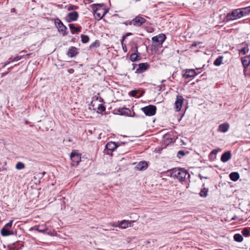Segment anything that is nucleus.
<instances>
[{"label":"nucleus","instance_id":"1","mask_svg":"<svg viewBox=\"0 0 250 250\" xmlns=\"http://www.w3.org/2000/svg\"><path fill=\"white\" fill-rule=\"evenodd\" d=\"M187 176H189L187 171L182 168H174L171 173V177L180 181H184Z\"/></svg>","mask_w":250,"mask_h":250},{"label":"nucleus","instance_id":"2","mask_svg":"<svg viewBox=\"0 0 250 250\" xmlns=\"http://www.w3.org/2000/svg\"><path fill=\"white\" fill-rule=\"evenodd\" d=\"M243 17L242 12L240 11L239 8L233 10L231 12L227 14L225 17L227 22L234 21Z\"/></svg>","mask_w":250,"mask_h":250},{"label":"nucleus","instance_id":"3","mask_svg":"<svg viewBox=\"0 0 250 250\" xmlns=\"http://www.w3.org/2000/svg\"><path fill=\"white\" fill-rule=\"evenodd\" d=\"M94 16L95 18L98 20H101L106 14V11L104 8V5L98 4L95 5Z\"/></svg>","mask_w":250,"mask_h":250},{"label":"nucleus","instance_id":"4","mask_svg":"<svg viewBox=\"0 0 250 250\" xmlns=\"http://www.w3.org/2000/svg\"><path fill=\"white\" fill-rule=\"evenodd\" d=\"M166 37L164 34H160L152 38V41L154 46H162L163 43L165 41Z\"/></svg>","mask_w":250,"mask_h":250},{"label":"nucleus","instance_id":"5","mask_svg":"<svg viewBox=\"0 0 250 250\" xmlns=\"http://www.w3.org/2000/svg\"><path fill=\"white\" fill-rule=\"evenodd\" d=\"M141 109L146 116H151L155 114L156 107L154 105H149L142 107Z\"/></svg>","mask_w":250,"mask_h":250},{"label":"nucleus","instance_id":"6","mask_svg":"<svg viewBox=\"0 0 250 250\" xmlns=\"http://www.w3.org/2000/svg\"><path fill=\"white\" fill-rule=\"evenodd\" d=\"M55 23L60 33H61L63 35L66 34V31L67 30V27L63 24L60 20L59 19L55 20Z\"/></svg>","mask_w":250,"mask_h":250},{"label":"nucleus","instance_id":"7","mask_svg":"<svg viewBox=\"0 0 250 250\" xmlns=\"http://www.w3.org/2000/svg\"><path fill=\"white\" fill-rule=\"evenodd\" d=\"M70 158L72 162L71 165L73 167L77 166L81 161V157L75 151L71 152Z\"/></svg>","mask_w":250,"mask_h":250},{"label":"nucleus","instance_id":"8","mask_svg":"<svg viewBox=\"0 0 250 250\" xmlns=\"http://www.w3.org/2000/svg\"><path fill=\"white\" fill-rule=\"evenodd\" d=\"M146 21V20L144 18L141 16H137L130 21V24L140 26Z\"/></svg>","mask_w":250,"mask_h":250},{"label":"nucleus","instance_id":"9","mask_svg":"<svg viewBox=\"0 0 250 250\" xmlns=\"http://www.w3.org/2000/svg\"><path fill=\"white\" fill-rule=\"evenodd\" d=\"M184 98L182 95H177L176 100L174 103L175 109L176 111H179L181 108L184 102Z\"/></svg>","mask_w":250,"mask_h":250},{"label":"nucleus","instance_id":"10","mask_svg":"<svg viewBox=\"0 0 250 250\" xmlns=\"http://www.w3.org/2000/svg\"><path fill=\"white\" fill-rule=\"evenodd\" d=\"M198 73H197L194 69H187L184 71L183 77L185 79H189L194 77Z\"/></svg>","mask_w":250,"mask_h":250},{"label":"nucleus","instance_id":"11","mask_svg":"<svg viewBox=\"0 0 250 250\" xmlns=\"http://www.w3.org/2000/svg\"><path fill=\"white\" fill-rule=\"evenodd\" d=\"M149 67V65L146 63H140L138 65V68L136 69V72L141 73L146 70Z\"/></svg>","mask_w":250,"mask_h":250},{"label":"nucleus","instance_id":"12","mask_svg":"<svg viewBox=\"0 0 250 250\" xmlns=\"http://www.w3.org/2000/svg\"><path fill=\"white\" fill-rule=\"evenodd\" d=\"M79 17V15L77 12L73 11L68 14V21H74L77 20Z\"/></svg>","mask_w":250,"mask_h":250},{"label":"nucleus","instance_id":"13","mask_svg":"<svg viewBox=\"0 0 250 250\" xmlns=\"http://www.w3.org/2000/svg\"><path fill=\"white\" fill-rule=\"evenodd\" d=\"M118 112L120 115H125V116H130V117H133L135 115L134 113H133L134 114L133 115H130L131 111L129 109L127 108H120L118 110Z\"/></svg>","mask_w":250,"mask_h":250},{"label":"nucleus","instance_id":"14","mask_svg":"<svg viewBox=\"0 0 250 250\" xmlns=\"http://www.w3.org/2000/svg\"><path fill=\"white\" fill-rule=\"evenodd\" d=\"M132 221H127L125 220H124L122 221H119L118 222V227H119L121 229H125L129 227V226H130L131 223Z\"/></svg>","mask_w":250,"mask_h":250},{"label":"nucleus","instance_id":"15","mask_svg":"<svg viewBox=\"0 0 250 250\" xmlns=\"http://www.w3.org/2000/svg\"><path fill=\"white\" fill-rule=\"evenodd\" d=\"M78 53V49L76 47L74 46H71L68 49L67 55L73 58L76 56Z\"/></svg>","mask_w":250,"mask_h":250},{"label":"nucleus","instance_id":"16","mask_svg":"<svg viewBox=\"0 0 250 250\" xmlns=\"http://www.w3.org/2000/svg\"><path fill=\"white\" fill-rule=\"evenodd\" d=\"M230 151H228L224 152L221 156V160L223 163L228 162L231 158Z\"/></svg>","mask_w":250,"mask_h":250},{"label":"nucleus","instance_id":"17","mask_svg":"<svg viewBox=\"0 0 250 250\" xmlns=\"http://www.w3.org/2000/svg\"><path fill=\"white\" fill-rule=\"evenodd\" d=\"M229 127V125L228 123L222 124L219 125L218 131L225 133L228 130Z\"/></svg>","mask_w":250,"mask_h":250},{"label":"nucleus","instance_id":"18","mask_svg":"<svg viewBox=\"0 0 250 250\" xmlns=\"http://www.w3.org/2000/svg\"><path fill=\"white\" fill-rule=\"evenodd\" d=\"M241 62L245 68L248 67L250 64V57L246 56L241 59Z\"/></svg>","mask_w":250,"mask_h":250},{"label":"nucleus","instance_id":"19","mask_svg":"<svg viewBox=\"0 0 250 250\" xmlns=\"http://www.w3.org/2000/svg\"><path fill=\"white\" fill-rule=\"evenodd\" d=\"M147 164L145 161H142L139 162L136 166V168L139 170H142L146 169L147 167Z\"/></svg>","mask_w":250,"mask_h":250},{"label":"nucleus","instance_id":"20","mask_svg":"<svg viewBox=\"0 0 250 250\" xmlns=\"http://www.w3.org/2000/svg\"><path fill=\"white\" fill-rule=\"evenodd\" d=\"M0 232L3 236H7L14 234V232L12 231H10L9 229L6 228H2L0 230Z\"/></svg>","mask_w":250,"mask_h":250},{"label":"nucleus","instance_id":"21","mask_svg":"<svg viewBox=\"0 0 250 250\" xmlns=\"http://www.w3.org/2000/svg\"><path fill=\"white\" fill-rule=\"evenodd\" d=\"M35 227L36 230L42 233L45 232L48 229L45 225H38Z\"/></svg>","mask_w":250,"mask_h":250},{"label":"nucleus","instance_id":"22","mask_svg":"<svg viewBox=\"0 0 250 250\" xmlns=\"http://www.w3.org/2000/svg\"><path fill=\"white\" fill-rule=\"evenodd\" d=\"M69 28L71 30V33L74 34V32H80L81 31V27H76L75 26V25L73 23L69 24Z\"/></svg>","mask_w":250,"mask_h":250},{"label":"nucleus","instance_id":"23","mask_svg":"<svg viewBox=\"0 0 250 250\" xmlns=\"http://www.w3.org/2000/svg\"><path fill=\"white\" fill-rule=\"evenodd\" d=\"M229 178L232 181H236L239 178V174L236 172H231L229 174Z\"/></svg>","mask_w":250,"mask_h":250},{"label":"nucleus","instance_id":"24","mask_svg":"<svg viewBox=\"0 0 250 250\" xmlns=\"http://www.w3.org/2000/svg\"><path fill=\"white\" fill-rule=\"evenodd\" d=\"M105 147L106 149L112 150L116 148L117 146L114 142H110L106 144Z\"/></svg>","mask_w":250,"mask_h":250},{"label":"nucleus","instance_id":"25","mask_svg":"<svg viewBox=\"0 0 250 250\" xmlns=\"http://www.w3.org/2000/svg\"><path fill=\"white\" fill-rule=\"evenodd\" d=\"M239 9L240 11L242 12L243 17L249 14L250 13V6L247 7Z\"/></svg>","mask_w":250,"mask_h":250},{"label":"nucleus","instance_id":"26","mask_svg":"<svg viewBox=\"0 0 250 250\" xmlns=\"http://www.w3.org/2000/svg\"><path fill=\"white\" fill-rule=\"evenodd\" d=\"M21 58H22V57L21 56H17L16 57H15L14 58H10L9 59L10 61L6 63H5L3 66V67H4L6 65L10 63L11 62H14L18 61L20 60L21 59Z\"/></svg>","mask_w":250,"mask_h":250},{"label":"nucleus","instance_id":"27","mask_svg":"<svg viewBox=\"0 0 250 250\" xmlns=\"http://www.w3.org/2000/svg\"><path fill=\"white\" fill-rule=\"evenodd\" d=\"M208 189L205 188H203L199 193L201 197H206L208 195Z\"/></svg>","mask_w":250,"mask_h":250},{"label":"nucleus","instance_id":"28","mask_svg":"<svg viewBox=\"0 0 250 250\" xmlns=\"http://www.w3.org/2000/svg\"><path fill=\"white\" fill-rule=\"evenodd\" d=\"M233 238L235 241H237L238 242H241L243 240V236L241 234H238V233L235 234L233 236Z\"/></svg>","mask_w":250,"mask_h":250},{"label":"nucleus","instance_id":"29","mask_svg":"<svg viewBox=\"0 0 250 250\" xmlns=\"http://www.w3.org/2000/svg\"><path fill=\"white\" fill-rule=\"evenodd\" d=\"M223 57L220 56L217 58L214 62V64L216 66H219L222 62Z\"/></svg>","mask_w":250,"mask_h":250},{"label":"nucleus","instance_id":"30","mask_svg":"<svg viewBox=\"0 0 250 250\" xmlns=\"http://www.w3.org/2000/svg\"><path fill=\"white\" fill-rule=\"evenodd\" d=\"M89 40V39L88 36L85 35H81V40L82 42L84 43H87V42H88Z\"/></svg>","mask_w":250,"mask_h":250},{"label":"nucleus","instance_id":"31","mask_svg":"<svg viewBox=\"0 0 250 250\" xmlns=\"http://www.w3.org/2000/svg\"><path fill=\"white\" fill-rule=\"evenodd\" d=\"M25 167V165L22 162H18L16 165V168L17 169H22Z\"/></svg>","mask_w":250,"mask_h":250},{"label":"nucleus","instance_id":"32","mask_svg":"<svg viewBox=\"0 0 250 250\" xmlns=\"http://www.w3.org/2000/svg\"><path fill=\"white\" fill-rule=\"evenodd\" d=\"M137 58H138V55L135 53H132L130 56V60L132 62H134V61H137Z\"/></svg>","mask_w":250,"mask_h":250},{"label":"nucleus","instance_id":"33","mask_svg":"<svg viewBox=\"0 0 250 250\" xmlns=\"http://www.w3.org/2000/svg\"><path fill=\"white\" fill-rule=\"evenodd\" d=\"M78 8V7L72 4H70L67 7V10L68 11H72L74 10L77 9Z\"/></svg>","mask_w":250,"mask_h":250},{"label":"nucleus","instance_id":"34","mask_svg":"<svg viewBox=\"0 0 250 250\" xmlns=\"http://www.w3.org/2000/svg\"><path fill=\"white\" fill-rule=\"evenodd\" d=\"M249 48L248 47H243L240 50V52L243 55L246 54L249 51Z\"/></svg>","mask_w":250,"mask_h":250},{"label":"nucleus","instance_id":"35","mask_svg":"<svg viewBox=\"0 0 250 250\" xmlns=\"http://www.w3.org/2000/svg\"><path fill=\"white\" fill-rule=\"evenodd\" d=\"M12 223H13V220H11L9 222H8V223H7L3 228H6V229H10L11 227H12Z\"/></svg>","mask_w":250,"mask_h":250},{"label":"nucleus","instance_id":"36","mask_svg":"<svg viewBox=\"0 0 250 250\" xmlns=\"http://www.w3.org/2000/svg\"><path fill=\"white\" fill-rule=\"evenodd\" d=\"M98 110L101 112L104 111L105 110L104 106L103 104H100L98 106Z\"/></svg>","mask_w":250,"mask_h":250},{"label":"nucleus","instance_id":"37","mask_svg":"<svg viewBox=\"0 0 250 250\" xmlns=\"http://www.w3.org/2000/svg\"><path fill=\"white\" fill-rule=\"evenodd\" d=\"M242 233L243 235L247 236L249 235L250 232L247 229H245L242 230Z\"/></svg>","mask_w":250,"mask_h":250},{"label":"nucleus","instance_id":"38","mask_svg":"<svg viewBox=\"0 0 250 250\" xmlns=\"http://www.w3.org/2000/svg\"><path fill=\"white\" fill-rule=\"evenodd\" d=\"M185 155V153L183 150H180L177 153V157L179 158L181 157V156H184Z\"/></svg>","mask_w":250,"mask_h":250},{"label":"nucleus","instance_id":"39","mask_svg":"<svg viewBox=\"0 0 250 250\" xmlns=\"http://www.w3.org/2000/svg\"><path fill=\"white\" fill-rule=\"evenodd\" d=\"M124 41L121 40V44L123 50L124 51V52H127V48L126 45L124 43Z\"/></svg>","mask_w":250,"mask_h":250},{"label":"nucleus","instance_id":"40","mask_svg":"<svg viewBox=\"0 0 250 250\" xmlns=\"http://www.w3.org/2000/svg\"><path fill=\"white\" fill-rule=\"evenodd\" d=\"M132 35V33H127L125 35L122 37V40H122V41H125V39L127 37H128V36H130V35Z\"/></svg>","mask_w":250,"mask_h":250},{"label":"nucleus","instance_id":"41","mask_svg":"<svg viewBox=\"0 0 250 250\" xmlns=\"http://www.w3.org/2000/svg\"><path fill=\"white\" fill-rule=\"evenodd\" d=\"M137 93H138L137 90H132L131 91V96L133 97L136 96Z\"/></svg>","mask_w":250,"mask_h":250},{"label":"nucleus","instance_id":"42","mask_svg":"<svg viewBox=\"0 0 250 250\" xmlns=\"http://www.w3.org/2000/svg\"><path fill=\"white\" fill-rule=\"evenodd\" d=\"M74 72V70L73 69H72V68H70V69H68V72H69L70 74L73 73Z\"/></svg>","mask_w":250,"mask_h":250},{"label":"nucleus","instance_id":"43","mask_svg":"<svg viewBox=\"0 0 250 250\" xmlns=\"http://www.w3.org/2000/svg\"><path fill=\"white\" fill-rule=\"evenodd\" d=\"M218 152V150H216V149H214L211 152V154H217Z\"/></svg>","mask_w":250,"mask_h":250},{"label":"nucleus","instance_id":"44","mask_svg":"<svg viewBox=\"0 0 250 250\" xmlns=\"http://www.w3.org/2000/svg\"><path fill=\"white\" fill-rule=\"evenodd\" d=\"M110 226H112V227H118V225H115L114 224L111 223L110 224Z\"/></svg>","mask_w":250,"mask_h":250},{"label":"nucleus","instance_id":"45","mask_svg":"<svg viewBox=\"0 0 250 250\" xmlns=\"http://www.w3.org/2000/svg\"><path fill=\"white\" fill-rule=\"evenodd\" d=\"M199 44H200V42H197V43L195 42V43H193L192 44V46H196L197 45H199Z\"/></svg>","mask_w":250,"mask_h":250},{"label":"nucleus","instance_id":"46","mask_svg":"<svg viewBox=\"0 0 250 250\" xmlns=\"http://www.w3.org/2000/svg\"><path fill=\"white\" fill-rule=\"evenodd\" d=\"M237 218V216L235 215L231 219V220H235Z\"/></svg>","mask_w":250,"mask_h":250},{"label":"nucleus","instance_id":"47","mask_svg":"<svg viewBox=\"0 0 250 250\" xmlns=\"http://www.w3.org/2000/svg\"><path fill=\"white\" fill-rule=\"evenodd\" d=\"M64 142H71L72 141V140L70 139H66V140H64L63 141Z\"/></svg>","mask_w":250,"mask_h":250},{"label":"nucleus","instance_id":"48","mask_svg":"<svg viewBox=\"0 0 250 250\" xmlns=\"http://www.w3.org/2000/svg\"><path fill=\"white\" fill-rule=\"evenodd\" d=\"M135 49H136V51H137V47L136 46L135 47Z\"/></svg>","mask_w":250,"mask_h":250}]
</instances>
